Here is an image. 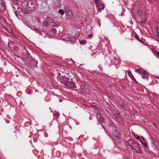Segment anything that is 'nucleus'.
Segmentation results:
<instances>
[{
  "mask_svg": "<svg viewBox=\"0 0 159 159\" xmlns=\"http://www.w3.org/2000/svg\"><path fill=\"white\" fill-rule=\"evenodd\" d=\"M137 14L139 16H141L142 14L141 13V12H140L139 10H138V11H137Z\"/></svg>",
  "mask_w": 159,
  "mask_h": 159,
  "instance_id": "6ab92c4d",
  "label": "nucleus"
},
{
  "mask_svg": "<svg viewBox=\"0 0 159 159\" xmlns=\"http://www.w3.org/2000/svg\"><path fill=\"white\" fill-rule=\"evenodd\" d=\"M87 41L86 40H83L80 41V43L83 45L85 44L86 43Z\"/></svg>",
  "mask_w": 159,
  "mask_h": 159,
  "instance_id": "4468645a",
  "label": "nucleus"
},
{
  "mask_svg": "<svg viewBox=\"0 0 159 159\" xmlns=\"http://www.w3.org/2000/svg\"><path fill=\"white\" fill-rule=\"evenodd\" d=\"M14 13L15 14V16L18 18V15L17 12H14Z\"/></svg>",
  "mask_w": 159,
  "mask_h": 159,
  "instance_id": "4be33fe9",
  "label": "nucleus"
},
{
  "mask_svg": "<svg viewBox=\"0 0 159 159\" xmlns=\"http://www.w3.org/2000/svg\"><path fill=\"white\" fill-rule=\"evenodd\" d=\"M136 138L137 139L139 140V139H140V137L139 136H137Z\"/></svg>",
  "mask_w": 159,
  "mask_h": 159,
  "instance_id": "b1692460",
  "label": "nucleus"
},
{
  "mask_svg": "<svg viewBox=\"0 0 159 159\" xmlns=\"http://www.w3.org/2000/svg\"><path fill=\"white\" fill-rule=\"evenodd\" d=\"M69 19H71L73 17V15L71 11L69 12L66 13Z\"/></svg>",
  "mask_w": 159,
  "mask_h": 159,
  "instance_id": "6e6552de",
  "label": "nucleus"
},
{
  "mask_svg": "<svg viewBox=\"0 0 159 159\" xmlns=\"http://www.w3.org/2000/svg\"><path fill=\"white\" fill-rule=\"evenodd\" d=\"M5 10V6L2 0H0V11L3 12Z\"/></svg>",
  "mask_w": 159,
  "mask_h": 159,
  "instance_id": "7ed1b4c3",
  "label": "nucleus"
},
{
  "mask_svg": "<svg viewBox=\"0 0 159 159\" xmlns=\"http://www.w3.org/2000/svg\"><path fill=\"white\" fill-rule=\"evenodd\" d=\"M143 70H142V68H141L140 69L136 70V72L139 74H140L142 73Z\"/></svg>",
  "mask_w": 159,
  "mask_h": 159,
  "instance_id": "f8f14e48",
  "label": "nucleus"
},
{
  "mask_svg": "<svg viewBox=\"0 0 159 159\" xmlns=\"http://www.w3.org/2000/svg\"><path fill=\"white\" fill-rule=\"evenodd\" d=\"M135 37L136 39H138L139 41H140L141 42H142V41L140 40V39H139V38L138 37V36L137 35H135Z\"/></svg>",
  "mask_w": 159,
  "mask_h": 159,
  "instance_id": "2eb2a0df",
  "label": "nucleus"
},
{
  "mask_svg": "<svg viewBox=\"0 0 159 159\" xmlns=\"http://www.w3.org/2000/svg\"><path fill=\"white\" fill-rule=\"evenodd\" d=\"M59 113L58 112H57L55 113V114L54 115V116H55L57 117H58L59 116Z\"/></svg>",
  "mask_w": 159,
  "mask_h": 159,
  "instance_id": "a211bd4d",
  "label": "nucleus"
},
{
  "mask_svg": "<svg viewBox=\"0 0 159 159\" xmlns=\"http://www.w3.org/2000/svg\"><path fill=\"white\" fill-rule=\"evenodd\" d=\"M145 21V20H143L142 21H141V23H144Z\"/></svg>",
  "mask_w": 159,
  "mask_h": 159,
  "instance_id": "c85d7f7f",
  "label": "nucleus"
},
{
  "mask_svg": "<svg viewBox=\"0 0 159 159\" xmlns=\"http://www.w3.org/2000/svg\"><path fill=\"white\" fill-rule=\"evenodd\" d=\"M35 2H37V0H35Z\"/></svg>",
  "mask_w": 159,
  "mask_h": 159,
  "instance_id": "473e14b6",
  "label": "nucleus"
},
{
  "mask_svg": "<svg viewBox=\"0 0 159 159\" xmlns=\"http://www.w3.org/2000/svg\"><path fill=\"white\" fill-rule=\"evenodd\" d=\"M100 120L101 122H102H102H103V119L102 118H100Z\"/></svg>",
  "mask_w": 159,
  "mask_h": 159,
  "instance_id": "393cba45",
  "label": "nucleus"
},
{
  "mask_svg": "<svg viewBox=\"0 0 159 159\" xmlns=\"http://www.w3.org/2000/svg\"><path fill=\"white\" fill-rule=\"evenodd\" d=\"M154 53L156 54L159 57V52L156 50H155V51H154Z\"/></svg>",
  "mask_w": 159,
  "mask_h": 159,
  "instance_id": "f3484780",
  "label": "nucleus"
},
{
  "mask_svg": "<svg viewBox=\"0 0 159 159\" xmlns=\"http://www.w3.org/2000/svg\"><path fill=\"white\" fill-rule=\"evenodd\" d=\"M132 149L136 153H139V154L142 153L141 151L140 150V148L138 146L137 144L136 146H135V147H134Z\"/></svg>",
  "mask_w": 159,
  "mask_h": 159,
  "instance_id": "39448f33",
  "label": "nucleus"
},
{
  "mask_svg": "<svg viewBox=\"0 0 159 159\" xmlns=\"http://www.w3.org/2000/svg\"><path fill=\"white\" fill-rule=\"evenodd\" d=\"M50 25L52 26H53L54 27L56 26V24H55V23H54L53 22H51L50 23Z\"/></svg>",
  "mask_w": 159,
  "mask_h": 159,
  "instance_id": "dca6fc26",
  "label": "nucleus"
},
{
  "mask_svg": "<svg viewBox=\"0 0 159 159\" xmlns=\"http://www.w3.org/2000/svg\"><path fill=\"white\" fill-rule=\"evenodd\" d=\"M144 146L145 147H147V144L146 142H143V143H142Z\"/></svg>",
  "mask_w": 159,
  "mask_h": 159,
  "instance_id": "aec40b11",
  "label": "nucleus"
},
{
  "mask_svg": "<svg viewBox=\"0 0 159 159\" xmlns=\"http://www.w3.org/2000/svg\"><path fill=\"white\" fill-rule=\"evenodd\" d=\"M134 81L135 83H137V81L135 79H134Z\"/></svg>",
  "mask_w": 159,
  "mask_h": 159,
  "instance_id": "2f4dec72",
  "label": "nucleus"
},
{
  "mask_svg": "<svg viewBox=\"0 0 159 159\" xmlns=\"http://www.w3.org/2000/svg\"><path fill=\"white\" fill-rule=\"evenodd\" d=\"M92 35H92V34H90L89 35H88V36H89V37H90L92 36Z\"/></svg>",
  "mask_w": 159,
  "mask_h": 159,
  "instance_id": "cd10ccee",
  "label": "nucleus"
},
{
  "mask_svg": "<svg viewBox=\"0 0 159 159\" xmlns=\"http://www.w3.org/2000/svg\"><path fill=\"white\" fill-rule=\"evenodd\" d=\"M51 30H52L54 33L56 32V30L55 28L52 29H51Z\"/></svg>",
  "mask_w": 159,
  "mask_h": 159,
  "instance_id": "412c9836",
  "label": "nucleus"
},
{
  "mask_svg": "<svg viewBox=\"0 0 159 159\" xmlns=\"http://www.w3.org/2000/svg\"><path fill=\"white\" fill-rule=\"evenodd\" d=\"M25 1H27V2H32V0H25Z\"/></svg>",
  "mask_w": 159,
  "mask_h": 159,
  "instance_id": "a878e982",
  "label": "nucleus"
},
{
  "mask_svg": "<svg viewBox=\"0 0 159 159\" xmlns=\"http://www.w3.org/2000/svg\"><path fill=\"white\" fill-rule=\"evenodd\" d=\"M142 73V75L143 77L145 78L147 76V72L144 70H143Z\"/></svg>",
  "mask_w": 159,
  "mask_h": 159,
  "instance_id": "9d476101",
  "label": "nucleus"
},
{
  "mask_svg": "<svg viewBox=\"0 0 159 159\" xmlns=\"http://www.w3.org/2000/svg\"><path fill=\"white\" fill-rule=\"evenodd\" d=\"M28 10L30 11H33L34 10V7L33 5V3L32 2L30 3V5H28L27 8Z\"/></svg>",
  "mask_w": 159,
  "mask_h": 159,
  "instance_id": "0eeeda50",
  "label": "nucleus"
},
{
  "mask_svg": "<svg viewBox=\"0 0 159 159\" xmlns=\"http://www.w3.org/2000/svg\"><path fill=\"white\" fill-rule=\"evenodd\" d=\"M131 76H132L133 78V80H134V79H135L133 77V76L131 74Z\"/></svg>",
  "mask_w": 159,
  "mask_h": 159,
  "instance_id": "bb28decb",
  "label": "nucleus"
},
{
  "mask_svg": "<svg viewBox=\"0 0 159 159\" xmlns=\"http://www.w3.org/2000/svg\"><path fill=\"white\" fill-rule=\"evenodd\" d=\"M120 134L118 131H116L113 134V139L116 142H120Z\"/></svg>",
  "mask_w": 159,
  "mask_h": 159,
  "instance_id": "f257e3e1",
  "label": "nucleus"
},
{
  "mask_svg": "<svg viewBox=\"0 0 159 159\" xmlns=\"http://www.w3.org/2000/svg\"><path fill=\"white\" fill-rule=\"evenodd\" d=\"M29 2H27V1H25L23 2L22 3V6L23 8L26 9L28 6L29 3Z\"/></svg>",
  "mask_w": 159,
  "mask_h": 159,
  "instance_id": "423d86ee",
  "label": "nucleus"
},
{
  "mask_svg": "<svg viewBox=\"0 0 159 159\" xmlns=\"http://www.w3.org/2000/svg\"><path fill=\"white\" fill-rule=\"evenodd\" d=\"M73 87H74V88H75L76 87H75V84H73Z\"/></svg>",
  "mask_w": 159,
  "mask_h": 159,
  "instance_id": "7c9ffc66",
  "label": "nucleus"
},
{
  "mask_svg": "<svg viewBox=\"0 0 159 159\" xmlns=\"http://www.w3.org/2000/svg\"><path fill=\"white\" fill-rule=\"evenodd\" d=\"M43 26L45 27H48V22L45 21L43 23Z\"/></svg>",
  "mask_w": 159,
  "mask_h": 159,
  "instance_id": "9b49d317",
  "label": "nucleus"
},
{
  "mask_svg": "<svg viewBox=\"0 0 159 159\" xmlns=\"http://www.w3.org/2000/svg\"><path fill=\"white\" fill-rule=\"evenodd\" d=\"M140 142H141V143H143V141L141 140L140 139H139V140Z\"/></svg>",
  "mask_w": 159,
  "mask_h": 159,
  "instance_id": "c756f323",
  "label": "nucleus"
},
{
  "mask_svg": "<svg viewBox=\"0 0 159 159\" xmlns=\"http://www.w3.org/2000/svg\"><path fill=\"white\" fill-rule=\"evenodd\" d=\"M65 11L66 12V13L69 12H70L71 11V10L69 6H66L65 7Z\"/></svg>",
  "mask_w": 159,
  "mask_h": 159,
  "instance_id": "1a4fd4ad",
  "label": "nucleus"
},
{
  "mask_svg": "<svg viewBox=\"0 0 159 159\" xmlns=\"http://www.w3.org/2000/svg\"><path fill=\"white\" fill-rule=\"evenodd\" d=\"M127 143L131 147L132 149H133L137 145V144L134 140L131 139H129L127 141Z\"/></svg>",
  "mask_w": 159,
  "mask_h": 159,
  "instance_id": "f03ea898",
  "label": "nucleus"
},
{
  "mask_svg": "<svg viewBox=\"0 0 159 159\" xmlns=\"http://www.w3.org/2000/svg\"><path fill=\"white\" fill-rule=\"evenodd\" d=\"M95 3L97 4V5L99 9H103L104 7V5L101 2L99 1V0H95Z\"/></svg>",
  "mask_w": 159,
  "mask_h": 159,
  "instance_id": "20e7f679",
  "label": "nucleus"
},
{
  "mask_svg": "<svg viewBox=\"0 0 159 159\" xmlns=\"http://www.w3.org/2000/svg\"><path fill=\"white\" fill-rule=\"evenodd\" d=\"M59 12L61 15H63L64 13V11L62 9H60L59 11Z\"/></svg>",
  "mask_w": 159,
  "mask_h": 159,
  "instance_id": "ddd939ff",
  "label": "nucleus"
},
{
  "mask_svg": "<svg viewBox=\"0 0 159 159\" xmlns=\"http://www.w3.org/2000/svg\"><path fill=\"white\" fill-rule=\"evenodd\" d=\"M141 139H142V140L143 141H145V138L143 137V136H142Z\"/></svg>",
  "mask_w": 159,
  "mask_h": 159,
  "instance_id": "5701e85b",
  "label": "nucleus"
}]
</instances>
